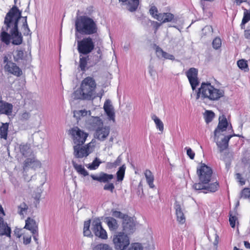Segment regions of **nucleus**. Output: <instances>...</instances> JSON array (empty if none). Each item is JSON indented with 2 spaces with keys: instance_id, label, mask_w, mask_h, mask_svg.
I'll list each match as a JSON object with an SVG mask.
<instances>
[{
  "instance_id": "obj_26",
  "label": "nucleus",
  "mask_w": 250,
  "mask_h": 250,
  "mask_svg": "<svg viewBox=\"0 0 250 250\" xmlns=\"http://www.w3.org/2000/svg\"><path fill=\"white\" fill-rule=\"evenodd\" d=\"M119 1L125 2L127 5V9L130 12L135 11L139 4V0H119Z\"/></svg>"
},
{
  "instance_id": "obj_45",
  "label": "nucleus",
  "mask_w": 250,
  "mask_h": 250,
  "mask_svg": "<svg viewBox=\"0 0 250 250\" xmlns=\"http://www.w3.org/2000/svg\"><path fill=\"white\" fill-rule=\"evenodd\" d=\"M94 250H112V249L106 244H99L94 247Z\"/></svg>"
},
{
  "instance_id": "obj_1",
  "label": "nucleus",
  "mask_w": 250,
  "mask_h": 250,
  "mask_svg": "<svg viewBox=\"0 0 250 250\" xmlns=\"http://www.w3.org/2000/svg\"><path fill=\"white\" fill-rule=\"evenodd\" d=\"M21 17V12L14 5L6 14L4 21V25L7 29H10L11 36V42L14 45H20L22 43L23 38L21 33L18 29V23Z\"/></svg>"
},
{
  "instance_id": "obj_3",
  "label": "nucleus",
  "mask_w": 250,
  "mask_h": 250,
  "mask_svg": "<svg viewBox=\"0 0 250 250\" xmlns=\"http://www.w3.org/2000/svg\"><path fill=\"white\" fill-rule=\"evenodd\" d=\"M76 30L82 35H91L97 31L96 22L87 16L78 17L75 21Z\"/></svg>"
},
{
  "instance_id": "obj_62",
  "label": "nucleus",
  "mask_w": 250,
  "mask_h": 250,
  "mask_svg": "<svg viewBox=\"0 0 250 250\" xmlns=\"http://www.w3.org/2000/svg\"><path fill=\"white\" fill-rule=\"evenodd\" d=\"M122 160V158L121 155L119 156L116 160L114 162H113L116 167L121 164Z\"/></svg>"
},
{
  "instance_id": "obj_28",
  "label": "nucleus",
  "mask_w": 250,
  "mask_h": 250,
  "mask_svg": "<svg viewBox=\"0 0 250 250\" xmlns=\"http://www.w3.org/2000/svg\"><path fill=\"white\" fill-rule=\"evenodd\" d=\"M105 223L110 230H116L118 228L117 220L113 217H108L105 218Z\"/></svg>"
},
{
  "instance_id": "obj_64",
  "label": "nucleus",
  "mask_w": 250,
  "mask_h": 250,
  "mask_svg": "<svg viewBox=\"0 0 250 250\" xmlns=\"http://www.w3.org/2000/svg\"><path fill=\"white\" fill-rule=\"evenodd\" d=\"M244 36L246 39L250 40V29L245 30Z\"/></svg>"
},
{
  "instance_id": "obj_58",
  "label": "nucleus",
  "mask_w": 250,
  "mask_h": 250,
  "mask_svg": "<svg viewBox=\"0 0 250 250\" xmlns=\"http://www.w3.org/2000/svg\"><path fill=\"white\" fill-rule=\"evenodd\" d=\"M30 117V114L29 112L25 111L21 114V119L22 120H27Z\"/></svg>"
},
{
  "instance_id": "obj_17",
  "label": "nucleus",
  "mask_w": 250,
  "mask_h": 250,
  "mask_svg": "<svg viewBox=\"0 0 250 250\" xmlns=\"http://www.w3.org/2000/svg\"><path fill=\"white\" fill-rule=\"evenodd\" d=\"M125 218L123 221V230L125 233L130 234L134 231L135 224L131 217L128 216Z\"/></svg>"
},
{
  "instance_id": "obj_20",
  "label": "nucleus",
  "mask_w": 250,
  "mask_h": 250,
  "mask_svg": "<svg viewBox=\"0 0 250 250\" xmlns=\"http://www.w3.org/2000/svg\"><path fill=\"white\" fill-rule=\"evenodd\" d=\"M11 228L5 222L2 217L0 216V236H6L11 238Z\"/></svg>"
},
{
  "instance_id": "obj_42",
  "label": "nucleus",
  "mask_w": 250,
  "mask_h": 250,
  "mask_svg": "<svg viewBox=\"0 0 250 250\" xmlns=\"http://www.w3.org/2000/svg\"><path fill=\"white\" fill-rule=\"evenodd\" d=\"M214 113L210 110H207L204 114L205 121L207 123H209L212 121L214 117Z\"/></svg>"
},
{
  "instance_id": "obj_27",
  "label": "nucleus",
  "mask_w": 250,
  "mask_h": 250,
  "mask_svg": "<svg viewBox=\"0 0 250 250\" xmlns=\"http://www.w3.org/2000/svg\"><path fill=\"white\" fill-rule=\"evenodd\" d=\"M83 55V54H80L79 67L82 71H85L87 63L90 61V58L89 56Z\"/></svg>"
},
{
  "instance_id": "obj_37",
  "label": "nucleus",
  "mask_w": 250,
  "mask_h": 250,
  "mask_svg": "<svg viewBox=\"0 0 250 250\" xmlns=\"http://www.w3.org/2000/svg\"><path fill=\"white\" fill-rule=\"evenodd\" d=\"M244 17L241 24L242 28H244L245 24L250 20V9L248 10L247 9L244 8Z\"/></svg>"
},
{
  "instance_id": "obj_11",
  "label": "nucleus",
  "mask_w": 250,
  "mask_h": 250,
  "mask_svg": "<svg viewBox=\"0 0 250 250\" xmlns=\"http://www.w3.org/2000/svg\"><path fill=\"white\" fill-rule=\"evenodd\" d=\"M198 70L194 67L190 68L186 73L193 90L199 84V81L198 78Z\"/></svg>"
},
{
  "instance_id": "obj_34",
  "label": "nucleus",
  "mask_w": 250,
  "mask_h": 250,
  "mask_svg": "<svg viewBox=\"0 0 250 250\" xmlns=\"http://www.w3.org/2000/svg\"><path fill=\"white\" fill-rule=\"evenodd\" d=\"M236 212L230 211L229 212V222L230 226L234 228L235 227L236 223H238V218L236 216Z\"/></svg>"
},
{
  "instance_id": "obj_14",
  "label": "nucleus",
  "mask_w": 250,
  "mask_h": 250,
  "mask_svg": "<svg viewBox=\"0 0 250 250\" xmlns=\"http://www.w3.org/2000/svg\"><path fill=\"white\" fill-rule=\"evenodd\" d=\"M88 128L91 130H97L104 125L101 119L99 117H91L87 122Z\"/></svg>"
},
{
  "instance_id": "obj_9",
  "label": "nucleus",
  "mask_w": 250,
  "mask_h": 250,
  "mask_svg": "<svg viewBox=\"0 0 250 250\" xmlns=\"http://www.w3.org/2000/svg\"><path fill=\"white\" fill-rule=\"evenodd\" d=\"M74 144L76 146L82 145L85 142L88 134L81 130L78 127H74L69 130Z\"/></svg>"
},
{
  "instance_id": "obj_54",
  "label": "nucleus",
  "mask_w": 250,
  "mask_h": 250,
  "mask_svg": "<svg viewBox=\"0 0 250 250\" xmlns=\"http://www.w3.org/2000/svg\"><path fill=\"white\" fill-rule=\"evenodd\" d=\"M128 250H143V247L141 244L136 243L132 244Z\"/></svg>"
},
{
  "instance_id": "obj_21",
  "label": "nucleus",
  "mask_w": 250,
  "mask_h": 250,
  "mask_svg": "<svg viewBox=\"0 0 250 250\" xmlns=\"http://www.w3.org/2000/svg\"><path fill=\"white\" fill-rule=\"evenodd\" d=\"M24 229L30 230L33 234H36L38 230V224L35 220L28 217L25 221Z\"/></svg>"
},
{
  "instance_id": "obj_48",
  "label": "nucleus",
  "mask_w": 250,
  "mask_h": 250,
  "mask_svg": "<svg viewBox=\"0 0 250 250\" xmlns=\"http://www.w3.org/2000/svg\"><path fill=\"white\" fill-rule=\"evenodd\" d=\"M174 208L175 209L176 214L182 212H184V208L183 205L180 204V203L177 201H176L174 203Z\"/></svg>"
},
{
  "instance_id": "obj_13",
  "label": "nucleus",
  "mask_w": 250,
  "mask_h": 250,
  "mask_svg": "<svg viewBox=\"0 0 250 250\" xmlns=\"http://www.w3.org/2000/svg\"><path fill=\"white\" fill-rule=\"evenodd\" d=\"M14 61L17 63H23L27 61L26 52L21 48H17L13 52Z\"/></svg>"
},
{
  "instance_id": "obj_6",
  "label": "nucleus",
  "mask_w": 250,
  "mask_h": 250,
  "mask_svg": "<svg viewBox=\"0 0 250 250\" xmlns=\"http://www.w3.org/2000/svg\"><path fill=\"white\" fill-rule=\"evenodd\" d=\"M94 46V42L89 37L84 38L77 42L78 51L80 54L87 55L92 51Z\"/></svg>"
},
{
  "instance_id": "obj_57",
  "label": "nucleus",
  "mask_w": 250,
  "mask_h": 250,
  "mask_svg": "<svg viewBox=\"0 0 250 250\" xmlns=\"http://www.w3.org/2000/svg\"><path fill=\"white\" fill-rule=\"evenodd\" d=\"M165 16V13H158L157 14H155V19L157 20L162 21V23H164V20Z\"/></svg>"
},
{
  "instance_id": "obj_60",
  "label": "nucleus",
  "mask_w": 250,
  "mask_h": 250,
  "mask_svg": "<svg viewBox=\"0 0 250 250\" xmlns=\"http://www.w3.org/2000/svg\"><path fill=\"white\" fill-rule=\"evenodd\" d=\"M201 86L198 89L197 95H196V100H198L200 97L202 100L206 99V98H204V96H203V93L201 92Z\"/></svg>"
},
{
  "instance_id": "obj_40",
  "label": "nucleus",
  "mask_w": 250,
  "mask_h": 250,
  "mask_svg": "<svg viewBox=\"0 0 250 250\" xmlns=\"http://www.w3.org/2000/svg\"><path fill=\"white\" fill-rule=\"evenodd\" d=\"M125 165H122L117 172V178L118 181H121L123 180L125 176Z\"/></svg>"
},
{
  "instance_id": "obj_51",
  "label": "nucleus",
  "mask_w": 250,
  "mask_h": 250,
  "mask_svg": "<svg viewBox=\"0 0 250 250\" xmlns=\"http://www.w3.org/2000/svg\"><path fill=\"white\" fill-rule=\"evenodd\" d=\"M206 184L202 182H199L198 183H195L193 185V188L195 190H201L205 189L206 188Z\"/></svg>"
},
{
  "instance_id": "obj_38",
  "label": "nucleus",
  "mask_w": 250,
  "mask_h": 250,
  "mask_svg": "<svg viewBox=\"0 0 250 250\" xmlns=\"http://www.w3.org/2000/svg\"><path fill=\"white\" fill-rule=\"evenodd\" d=\"M90 220L85 221L84 223L83 227V234L86 236H92L91 230L89 229L90 226Z\"/></svg>"
},
{
  "instance_id": "obj_52",
  "label": "nucleus",
  "mask_w": 250,
  "mask_h": 250,
  "mask_svg": "<svg viewBox=\"0 0 250 250\" xmlns=\"http://www.w3.org/2000/svg\"><path fill=\"white\" fill-rule=\"evenodd\" d=\"M22 28H23V34L24 36H28L31 34V32L28 27L27 22H23Z\"/></svg>"
},
{
  "instance_id": "obj_35",
  "label": "nucleus",
  "mask_w": 250,
  "mask_h": 250,
  "mask_svg": "<svg viewBox=\"0 0 250 250\" xmlns=\"http://www.w3.org/2000/svg\"><path fill=\"white\" fill-rule=\"evenodd\" d=\"M90 61L89 63L90 66H94L99 62L103 59L102 55H94L89 57Z\"/></svg>"
},
{
  "instance_id": "obj_30",
  "label": "nucleus",
  "mask_w": 250,
  "mask_h": 250,
  "mask_svg": "<svg viewBox=\"0 0 250 250\" xmlns=\"http://www.w3.org/2000/svg\"><path fill=\"white\" fill-rule=\"evenodd\" d=\"M19 148L21 154L25 157H27L31 153L30 145L28 144H21L20 145Z\"/></svg>"
},
{
  "instance_id": "obj_33",
  "label": "nucleus",
  "mask_w": 250,
  "mask_h": 250,
  "mask_svg": "<svg viewBox=\"0 0 250 250\" xmlns=\"http://www.w3.org/2000/svg\"><path fill=\"white\" fill-rule=\"evenodd\" d=\"M151 119L154 121L157 128L159 131L163 132L164 130V124L162 121L155 114L151 115Z\"/></svg>"
},
{
  "instance_id": "obj_23",
  "label": "nucleus",
  "mask_w": 250,
  "mask_h": 250,
  "mask_svg": "<svg viewBox=\"0 0 250 250\" xmlns=\"http://www.w3.org/2000/svg\"><path fill=\"white\" fill-rule=\"evenodd\" d=\"M12 104L0 101V114L10 115L12 112Z\"/></svg>"
},
{
  "instance_id": "obj_12",
  "label": "nucleus",
  "mask_w": 250,
  "mask_h": 250,
  "mask_svg": "<svg viewBox=\"0 0 250 250\" xmlns=\"http://www.w3.org/2000/svg\"><path fill=\"white\" fill-rule=\"evenodd\" d=\"M81 145L74 146V155L78 158L87 157L92 151L90 144L80 147Z\"/></svg>"
},
{
  "instance_id": "obj_29",
  "label": "nucleus",
  "mask_w": 250,
  "mask_h": 250,
  "mask_svg": "<svg viewBox=\"0 0 250 250\" xmlns=\"http://www.w3.org/2000/svg\"><path fill=\"white\" fill-rule=\"evenodd\" d=\"M145 176L146 178V182L150 188H155V185L153 184L154 176L150 170L146 169L145 172Z\"/></svg>"
},
{
  "instance_id": "obj_7",
  "label": "nucleus",
  "mask_w": 250,
  "mask_h": 250,
  "mask_svg": "<svg viewBox=\"0 0 250 250\" xmlns=\"http://www.w3.org/2000/svg\"><path fill=\"white\" fill-rule=\"evenodd\" d=\"M113 242L115 248L118 250H125L130 244L128 236L121 232L113 236Z\"/></svg>"
},
{
  "instance_id": "obj_46",
  "label": "nucleus",
  "mask_w": 250,
  "mask_h": 250,
  "mask_svg": "<svg viewBox=\"0 0 250 250\" xmlns=\"http://www.w3.org/2000/svg\"><path fill=\"white\" fill-rule=\"evenodd\" d=\"M212 46L215 49H218L222 44V42L220 38L216 37L212 41Z\"/></svg>"
},
{
  "instance_id": "obj_5",
  "label": "nucleus",
  "mask_w": 250,
  "mask_h": 250,
  "mask_svg": "<svg viewBox=\"0 0 250 250\" xmlns=\"http://www.w3.org/2000/svg\"><path fill=\"white\" fill-rule=\"evenodd\" d=\"M93 180L97 181L101 183L105 184L104 186V190H108L111 193L113 192L115 186L113 183L110 182L114 178V175L111 174H107L104 172H101L98 174L90 175Z\"/></svg>"
},
{
  "instance_id": "obj_59",
  "label": "nucleus",
  "mask_w": 250,
  "mask_h": 250,
  "mask_svg": "<svg viewBox=\"0 0 250 250\" xmlns=\"http://www.w3.org/2000/svg\"><path fill=\"white\" fill-rule=\"evenodd\" d=\"M23 244L24 245H28L30 243L31 241V235H24L23 237Z\"/></svg>"
},
{
  "instance_id": "obj_18",
  "label": "nucleus",
  "mask_w": 250,
  "mask_h": 250,
  "mask_svg": "<svg viewBox=\"0 0 250 250\" xmlns=\"http://www.w3.org/2000/svg\"><path fill=\"white\" fill-rule=\"evenodd\" d=\"M4 68L9 73L17 77L21 76L22 74L21 68L13 62H9L8 64H5Z\"/></svg>"
},
{
  "instance_id": "obj_32",
  "label": "nucleus",
  "mask_w": 250,
  "mask_h": 250,
  "mask_svg": "<svg viewBox=\"0 0 250 250\" xmlns=\"http://www.w3.org/2000/svg\"><path fill=\"white\" fill-rule=\"evenodd\" d=\"M9 125L8 123H2L0 127V137L1 138L7 140Z\"/></svg>"
},
{
  "instance_id": "obj_2",
  "label": "nucleus",
  "mask_w": 250,
  "mask_h": 250,
  "mask_svg": "<svg viewBox=\"0 0 250 250\" xmlns=\"http://www.w3.org/2000/svg\"><path fill=\"white\" fill-rule=\"evenodd\" d=\"M97 84L93 78L87 77L81 82L78 89L73 93L75 99L92 100L96 96V88Z\"/></svg>"
},
{
  "instance_id": "obj_49",
  "label": "nucleus",
  "mask_w": 250,
  "mask_h": 250,
  "mask_svg": "<svg viewBox=\"0 0 250 250\" xmlns=\"http://www.w3.org/2000/svg\"><path fill=\"white\" fill-rule=\"evenodd\" d=\"M155 51L156 56L160 59L163 58L165 54H166V52H165L161 48L158 46L156 47Z\"/></svg>"
},
{
  "instance_id": "obj_61",
  "label": "nucleus",
  "mask_w": 250,
  "mask_h": 250,
  "mask_svg": "<svg viewBox=\"0 0 250 250\" xmlns=\"http://www.w3.org/2000/svg\"><path fill=\"white\" fill-rule=\"evenodd\" d=\"M236 178L241 185H245V181L243 180V178H242L241 175L240 173L236 174Z\"/></svg>"
},
{
  "instance_id": "obj_55",
  "label": "nucleus",
  "mask_w": 250,
  "mask_h": 250,
  "mask_svg": "<svg viewBox=\"0 0 250 250\" xmlns=\"http://www.w3.org/2000/svg\"><path fill=\"white\" fill-rule=\"evenodd\" d=\"M187 150V154L188 156L192 160L194 158L195 153L190 147H186L185 148Z\"/></svg>"
},
{
  "instance_id": "obj_22",
  "label": "nucleus",
  "mask_w": 250,
  "mask_h": 250,
  "mask_svg": "<svg viewBox=\"0 0 250 250\" xmlns=\"http://www.w3.org/2000/svg\"><path fill=\"white\" fill-rule=\"evenodd\" d=\"M233 136L240 137V136L238 134L233 133L232 135L225 136L221 141L216 143L218 147L219 148L220 152H222L223 150L227 148L230 139Z\"/></svg>"
},
{
  "instance_id": "obj_36",
  "label": "nucleus",
  "mask_w": 250,
  "mask_h": 250,
  "mask_svg": "<svg viewBox=\"0 0 250 250\" xmlns=\"http://www.w3.org/2000/svg\"><path fill=\"white\" fill-rule=\"evenodd\" d=\"M219 188V184L217 182L213 183L206 184L205 190L208 192H214L218 190Z\"/></svg>"
},
{
  "instance_id": "obj_19",
  "label": "nucleus",
  "mask_w": 250,
  "mask_h": 250,
  "mask_svg": "<svg viewBox=\"0 0 250 250\" xmlns=\"http://www.w3.org/2000/svg\"><path fill=\"white\" fill-rule=\"evenodd\" d=\"M8 31L10 29H7L6 26L4 25L2 27L0 32V41L6 45H9L11 41V33H8Z\"/></svg>"
},
{
  "instance_id": "obj_8",
  "label": "nucleus",
  "mask_w": 250,
  "mask_h": 250,
  "mask_svg": "<svg viewBox=\"0 0 250 250\" xmlns=\"http://www.w3.org/2000/svg\"><path fill=\"white\" fill-rule=\"evenodd\" d=\"M197 173L200 182L208 184L210 181L212 171L210 167L202 164L201 167L197 168Z\"/></svg>"
},
{
  "instance_id": "obj_50",
  "label": "nucleus",
  "mask_w": 250,
  "mask_h": 250,
  "mask_svg": "<svg viewBox=\"0 0 250 250\" xmlns=\"http://www.w3.org/2000/svg\"><path fill=\"white\" fill-rule=\"evenodd\" d=\"M177 221L181 224H183L186 221V218L184 215V213L179 212V213L176 214Z\"/></svg>"
},
{
  "instance_id": "obj_10",
  "label": "nucleus",
  "mask_w": 250,
  "mask_h": 250,
  "mask_svg": "<svg viewBox=\"0 0 250 250\" xmlns=\"http://www.w3.org/2000/svg\"><path fill=\"white\" fill-rule=\"evenodd\" d=\"M91 229L95 236L102 239H106L107 234L106 231L102 226L101 220L99 218H95L92 220Z\"/></svg>"
},
{
  "instance_id": "obj_4",
  "label": "nucleus",
  "mask_w": 250,
  "mask_h": 250,
  "mask_svg": "<svg viewBox=\"0 0 250 250\" xmlns=\"http://www.w3.org/2000/svg\"><path fill=\"white\" fill-rule=\"evenodd\" d=\"M201 92L204 98L211 101L219 100L224 96V91L215 88L210 83H201Z\"/></svg>"
},
{
  "instance_id": "obj_63",
  "label": "nucleus",
  "mask_w": 250,
  "mask_h": 250,
  "mask_svg": "<svg viewBox=\"0 0 250 250\" xmlns=\"http://www.w3.org/2000/svg\"><path fill=\"white\" fill-rule=\"evenodd\" d=\"M163 58L170 60H174L175 59L174 56L173 55L169 54L167 52H166V54H165V56Z\"/></svg>"
},
{
  "instance_id": "obj_15",
  "label": "nucleus",
  "mask_w": 250,
  "mask_h": 250,
  "mask_svg": "<svg viewBox=\"0 0 250 250\" xmlns=\"http://www.w3.org/2000/svg\"><path fill=\"white\" fill-rule=\"evenodd\" d=\"M109 132L110 127L107 126L103 125L95 131L94 137L98 140L103 141L109 135Z\"/></svg>"
},
{
  "instance_id": "obj_41",
  "label": "nucleus",
  "mask_w": 250,
  "mask_h": 250,
  "mask_svg": "<svg viewBox=\"0 0 250 250\" xmlns=\"http://www.w3.org/2000/svg\"><path fill=\"white\" fill-rule=\"evenodd\" d=\"M89 114L90 111H88ZM88 111L85 109L76 110L74 111V117L76 118L77 120L80 119L81 117H84L87 115Z\"/></svg>"
},
{
  "instance_id": "obj_47",
  "label": "nucleus",
  "mask_w": 250,
  "mask_h": 250,
  "mask_svg": "<svg viewBox=\"0 0 250 250\" xmlns=\"http://www.w3.org/2000/svg\"><path fill=\"white\" fill-rule=\"evenodd\" d=\"M112 214L113 216L116 218H122L123 220L126 218V217L128 216V215L123 214L121 211L113 210H112Z\"/></svg>"
},
{
  "instance_id": "obj_39",
  "label": "nucleus",
  "mask_w": 250,
  "mask_h": 250,
  "mask_svg": "<svg viewBox=\"0 0 250 250\" xmlns=\"http://www.w3.org/2000/svg\"><path fill=\"white\" fill-rule=\"evenodd\" d=\"M18 213L21 216H23L28 210V206L25 203L22 202L18 206Z\"/></svg>"
},
{
  "instance_id": "obj_53",
  "label": "nucleus",
  "mask_w": 250,
  "mask_h": 250,
  "mask_svg": "<svg viewBox=\"0 0 250 250\" xmlns=\"http://www.w3.org/2000/svg\"><path fill=\"white\" fill-rule=\"evenodd\" d=\"M164 19V23L172 21L174 20V15L170 13H165Z\"/></svg>"
},
{
  "instance_id": "obj_43",
  "label": "nucleus",
  "mask_w": 250,
  "mask_h": 250,
  "mask_svg": "<svg viewBox=\"0 0 250 250\" xmlns=\"http://www.w3.org/2000/svg\"><path fill=\"white\" fill-rule=\"evenodd\" d=\"M101 163V161L99 158H96L91 164L88 165L87 167L91 170L96 169Z\"/></svg>"
},
{
  "instance_id": "obj_16",
  "label": "nucleus",
  "mask_w": 250,
  "mask_h": 250,
  "mask_svg": "<svg viewBox=\"0 0 250 250\" xmlns=\"http://www.w3.org/2000/svg\"><path fill=\"white\" fill-rule=\"evenodd\" d=\"M228 126V123L226 118L225 116H223L222 118L220 117L218 126L214 131L215 140H218V138L219 137L218 134L221 132L225 131Z\"/></svg>"
},
{
  "instance_id": "obj_31",
  "label": "nucleus",
  "mask_w": 250,
  "mask_h": 250,
  "mask_svg": "<svg viewBox=\"0 0 250 250\" xmlns=\"http://www.w3.org/2000/svg\"><path fill=\"white\" fill-rule=\"evenodd\" d=\"M72 163L73 166L77 172L83 176L88 175V171L84 168V167L81 165L78 164L75 161H72Z\"/></svg>"
},
{
  "instance_id": "obj_44",
  "label": "nucleus",
  "mask_w": 250,
  "mask_h": 250,
  "mask_svg": "<svg viewBox=\"0 0 250 250\" xmlns=\"http://www.w3.org/2000/svg\"><path fill=\"white\" fill-rule=\"evenodd\" d=\"M238 66L242 70L247 71L249 70L247 61L244 60H240L237 62Z\"/></svg>"
},
{
  "instance_id": "obj_25",
  "label": "nucleus",
  "mask_w": 250,
  "mask_h": 250,
  "mask_svg": "<svg viewBox=\"0 0 250 250\" xmlns=\"http://www.w3.org/2000/svg\"><path fill=\"white\" fill-rule=\"evenodd\" d=\"M104 108L109 120L114 121L115 113L114 111L113 107L110 104V102L109 100L106 101V102L104 103Z\"/></svg>"
},
{
  "instance_id": "obj_56",
  "label": "nucleus",
  "mask_w": 250,
  "mask_h": 250,
  "mask_svg": "<svg viewBox=\"0 0 250 250\" xmlns=\"http://www.w3.org/2000/svg\"><path fill=\"white\" fill-rule=\"evenodd\" d=\"M149 13L153 18H155V14H157L158 13L157 8L155 6H151L149 9Z\"/></svg>"
},
{
  "instance_id": "obj_24",
  "label": "nucleus",
  "mask_w": 250,
  "mask_h": 250,
  "mask_svg": "<svg viewBox=\"0 0 250 250\" xmlns=\"http://www.w3.org/2000/svg\"><path fill=\"white\" fill-rule=\"evenodd\" d=\"M28 167L36 169L41 167V163L34 157L27 158L24 162V169Z\"/></svg>"
}]
</instances>
